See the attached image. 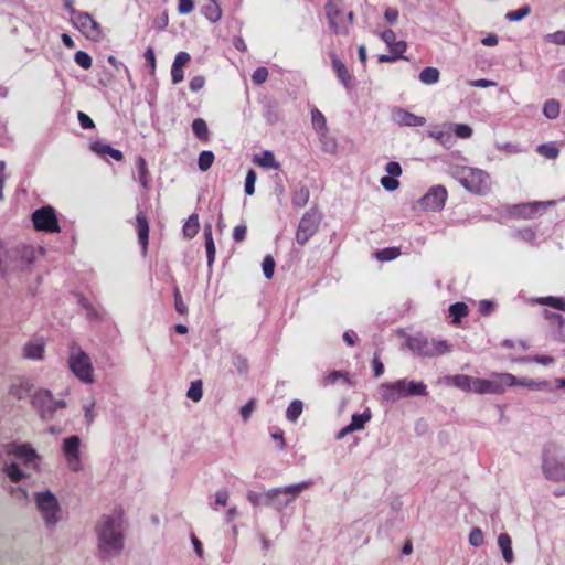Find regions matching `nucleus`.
Listing matches in <instances>:
<instances>
[{"mask_svg": "<svg viewBox=\"0 0 565 565\" xmlns=\"http://www.w3.org/2000/svg\"><path fill=\"white\" fill-rule=\"evenodd\" d=\"M122 510L103 515L96 525L97 546L104 558L116 556L124 550Z\"/></svg>", "mask_w": 565, "mask_h": 565, "instance_id": "f257e3e1", "label": "nucleus"}, {"mask_svg": "<svg viewBox=\"0 0 565 565\" xmlns=\"http://www.w3.org/2000/svg\"><path fill=\"white\" fill-rule=\"evenodd\" d=\"M311 481H302L284 488H274L265 492L249 491L247 499L255 507L275 504L278 509H281L294 501L302 490L311 487Z\"/></svg>", "mask_w": 565, "mask_h": 565, "instance_id": "f03ea898", "label": "nucleus"}, {"mask_svg": "<svg viewBox=\"0 0 565 565\" xmlns=\"http://www.w3.org/2000/svg\"><path fill=\"white\" fill-rule=\"evenodd\" d=\"M451 175L471 193L484 195L490 191V175L482 169L454 166Z\"/></svg>", "mask_w": 565, "mask_h": 565, "instance_id": "7ed1b4c3", "label": "nucleus"}, {"mask_svg": "<svg viewBox=\"0 0 565 565\" xmlns=\"http://www.w3.org/2000/svg\"><path fill=\"white\" fill-rule=\"evenodd\" d=\"M72 373L84 383L94 382V369L88 354L76 342L70 344L67 360Z\"/></svg>", "mask_w": 565, "mask_h": 565, "instance_id": "20e7f679", "label": "nucleus"}, {"mask_svg": "<svg viewBox=\"0 0 565 565\" xmlns=\"http://www.w3.org/2000/svg\"><path fill=\"white\" fill-rule=\"evenodd\" d=\"M71 21L88 40L98 42L103 38L100 24L89 13L72 9Z\"/></svg>", "mask_w": 565, "mask_h": 565, "instance_id": "39448f33", "label": "nucleus"}, {"mask_svg": "<svg viewBox=\"0 0 565 565\" xmlns=\"http://www.w3.org/2000/svg\"><path fill=\"white\" fill-rule=\"evenodd\" d=\"M407 344L412 351L423 356H437L450 350V345L446 341L428 339L423 335L409 338Z\"/></svg>", "mask_w": 565, "mask_h": 565, "instance_id": "423d86ee", "label": "nucleus"}, {"mask_svg": "<svg viewBox=\"0 0 565 565\" xmlns=\"http://www.w3.org/2000/svg\"><path fill=\"white\" fill-rule=\"evenodd\" d=\"M321 216L316 209L307 211L298 225L296 239L300 245H305L318 231Z\"/></svg>", "mask_w": 565, "mask_h": 565, "instance_id": "0eeeda50", "label": "nucleus"}, {"mask_svg": "<svg viewBox=\"0 0 565 565\" xmlns=\"http://www.w3.org/2000/svg\"><path fill=\"white\" fill-rule=\"evenodd\" d=\"M32 222L38 231L50 233H58L61 231L55 211L51 206H43L34 211Z\"/></svg>", "mask_w": 565, "mask_h": 565, "instance_id": "6e6552de", "label": "nucleus"}, {"mask_svg": "<svg viewBox=\"0 0 565 565\" xmlns=\"http://www.w3.org/2000/svg\"><path fill=\"white\" fill-rule=\"evenodd\" d=\"M36 505L41 511L46 524L52 526L56 524L60 507L56 498L50 491L36 493Z\"/></svg>", "mask_w": 565, "mask_h": 565, "instance_id": "1a4fd4ad", "label": "nucleus"}, {"mask_svg": "<svg viewBox=\"0 0 565 565\" xmlns=\"http://www.w3.org/2000/svg\"><path fill=\"white\" fill-rule=\"evenodd\" d=\"M81 439L78 436L73 435L63 440V454L65 456L68 468L77 472L82 468L81 456H79Z\"/></svg>", "mask_w": 565, "mask_h": 565, "instance_id": "9d476101", "label": "nucleus"}, {"mask_svg": "<svg viewBox=\"0 0 565 565\" xmlns=\"http://www.w3.org/2000/svg\"><path fill=\"white\" fill-rule=\"evenodd\" d=\"M515 383L516 377L510 373H493L490 379H484L486 394H502Z\"/></svg>", "mask_w": 565, "mask_h": 565, "instance_id": "9b49d317", "label": "nucleus"}, {"mask_svg": "<svg viewBox=\"0 0 565 565\" xmlns=\"http://www.w3.org/2000/svg\"><path fill=\"white\" fill-rule=\"evenodd\" d=\"M448 193L443 185L433 186L419 200L420 207L424 210L437 211L444 207Z\"/></svg>", "mask_w": 565, "mask_h": 565, "instance_id": "f8f14e48", "label": "nucleus"}, {"mask_svg": "<svg viewBox=\"0 0 565 565\" xmlns=\"http://www.w3.org/2000/svg\"><path fill=\"white\" fill-rule=\"evenodd\" d=\"M326 15L328 18L330 28L337 34H348V26L344 24L342 11L334 4L333 1H329L326 7Z\"/></svg>", "mask_w": 565, "mask_h": 565, "instance_id": "ddd939ff", "label": "nucleus"}, {"mask_svg": "<svg viewBox=\"0 0 565 565\" xmlns=\"http://www.w3.org/2000/svg\"><path fill=\"white\" fill-rule=\"evenodd\" d=\"M381 394L386 402H396L406 397L405 380H398L392 383H382L380 385Z\"/></svg>", "mask_w": 565, "mask_h": 565, "instance_id": "4468645a", "label": "nucleus"}, {"mask_svg": "<svg viewBox=\"0 0 565 565\" xmlns=\"http://www.w3.org/2000/svg\"><path fill=\"white\" fill-rule=\"evenodd\" d=\"M6 451L8 455L17 457L24 463H30L38 458L35 450L28 444H9L6 446Z\"/></svg>", "mask_w": 565, "mask_h": 565, "instance_id": "2eb2a0df", "label": "nucleus"}, {"mask_svg": "<svg viewBox=\"0 0 565 565\" xmlns=\"http://www.w3.org/2000/svg\"><path fill=\"white\" fill-rule=\"evenodd\" d=\"M393 119L399 126L418 127L426 124V118L415 115L403 108H397L393 111Z\"/></svg>", "mask_w": 565, "mask_h": 565, "instance_id": "dca6fc26", "label": "nucleus"}, {"mask_svg": "<svg viewBox=\"0 0 565 565\" xmlns=\"http://www.w3.org/2000/svg\"><path fill=\"white\" fill-rule=\"evenodd\" d=\"M136 227L142 255H146L149 244V223L145 212L142 211H139L136 215Z\"/></svg>", "mask_w": 565, "mask_h": 565, "instance_id": "f3484780", "label": "nucleus"}, {"mask_svg": "<svg viewBox=\"0 0 565 565\" xmlns=\"http://www.w3.org/2000/svg\"><path fill=\"white\" fill-rule=\"evenodd\" d=\"M543 471L546 478L555 481L565 479V465L551 459L545 455L543 460Z\"/></svg>", "mask_w": 565, "mask_h": 565, "instance_id": "a211bd4d", "label": "nucleus"}, {"mask_svg": "<svg viewBox=\"0 0 565 565\" xmlns=\"http://www.w3.org/2000/svg\"><path fill=\"white\" fill-rule=\"evenodd\" d=\"M191 60V56L188 52L181 51L179 52L173 61L171 67V78L173 84H179L184 78L183 66Z\"/></svg>", "mask_w": 565, "mask_h": 565, "instance_id": "6ab92c4d", "label": "nucleus"}, {"mask_svg": "<svg viewBox=\"0 0 565 565\" xmlns=\"http://www.w3.org/2000/svg\"><path fill=\"white\" fill-rule=\"evenodd\" d=\"M371 419V412L366 409L362 414H353L351 423L343 427L339 433V438L344 437L349 433H353L355 430H360L364 427V425Z\"/></svg>", "mask_w": 565, "mask_h": 565, "instance_id": "aec40b11", "label": "nucleus"}, {"mask_svg": "<svg viewBox=\"0 0 565 565\" xmlns=\"http://www.w3.org/2000/svg\"><path fill=\"white\" fill-rule=\"evenodd\" d=\"M45 351V342L43 339L29 341L23 347V356L31 360H42Z\"/></svg>", "mask_w": 565, "mask_h": 565, "instance_id": "412c9836", "label": "nucleus"}, {"mask_svg": "<svg viewBox=\"0 0 565 565\" xmlns=\"http://www.w3.org/2000/svg\"><path fill=\"white\" fill-rule=\"evenodd\" d=\"M332 68L337 74L338 79L347 87H352V75L344 65V63L337 56L332 55Z\"/></svg>", "mask_w": 565, "mask_h": 565, "instance_id": "4be33fe9", "label": "nucleus"}, {"mask_svg": "<svg viewBox=\"0 0 565 565\" xmlns=\"http://www.w3.org/2000/svg\"><path fill=\"white\" fill-rule=\"evenodd\" d=\"M90 150L98 156H110L116 161H121L124 159V154L120 150L113 148L110 145L104 143L102 141H94L89 146Z\"/></svg>", "mask_w": 565, "mask_h": 565, "instance_id": "5701e85b", "label": "nucleus"}, {"mask_svg": "<svg viewBox=\"0 0 565 565\" xmlns=\"http://www.w3.org/2000/svg\"><path fill=\"white\" fill-rule=\"evenodd\" d=\"M203 15L212 23H215L222 18V9L218 0H207L201 7Z\"/></svg>", "mask_w": 565, "mask_h": 565, "instance_id": "b1692460", "label": "nucleus"}, {"mask_svg": "<svg viewBox=\"0 0 565 565\" xmlns=\"http://www.w3.org/2000/svg\"><path fill=\"white\" fill-rule=\"evenodd\" d=\"M32 383L29 380H19L17 383H13L10 387V394L18 399H22L30 395L32 391Z\"/></svg>", "mask_w": 565, "mask_h": 565, "instance_id": "393cba45", "label": "nucleus"}, {"mask_svg": "<svg viewBox=\"0 0 565 565\" xmlns=\"http://www.w3.org/2000/svg\"><path fill=\"white\" fill-rule=\"evenodd\" d=\"M498 545L502 551V556L507 563H511L514 559L512 551V541L508 533H501L498 536Z\"/></svg>", "mask_w": 565, "mask_h": 565, "instance_id": "a878e982", "label": "nucleus"}, {"mask_svg": "<svg viewBox=\"0 0 565 565\" xmlns=\"http://www.w3.org/2000/svg\"><path fill=\"white\" fill-rule=\"evenodd\" d=\"M138 169V179L145 190L149 188L150 173L148 170L147 161L143 157H138L136 161Z\"/></svg>", "mask_w": 565, "mask_h": 565, "instance_id": "bb28decb", "label": "nucleus"}, {"mask_svg": "<svg viewBox=\"0 0 565 565\" xmlns=\"http://www.w3.org/2000/svg\"><path fill=\"white\" fill-rule=\"evenodd\" d=\"M40 402L47 403L50 411H55L56 408H63L66 405L64 401H53L52 394L47 391L41 392L34 397V399H33L34 404H38Z\"/></svg>", "mask_w": 565, "mask_h": 565, "instance_id": "cd10ccee", "label": "nucleus"}, {"mask_svg": "<svg viewBox=\"0 0 565 565\" xmlns=\"http://www.w3.org/2000/svg\"><path fill=\"white\" fill-rule=\"evenodd\" d=\"M192 131L195 135V137L204 142H207L210 139V131L207 128V125L204 119L196 118L192 122Z\"/></svg>", "mask_w": 565, "mask_h": 565, "instance_id": "c85d7f7f", "label": "nucleus"}, {"mask_svg": "<svg viewBox=\"0 0 565 565\" xmlns=\"http://www.w3.org/2000/svg\"><path fill=\"white\" fill-rule=\"evenodd\" d=\"M429 136L438 141L445 148H450L454 145V138L450 131L439 128H434L429 131Z\"/></svg>", "mask_w": 565, "mask_h": 565, "instance_id": "c756f323", "label": "nucleus"}, {"mask_svg": "<svg viewBox=\"0 0 565 565\" xmlns=\"http://www.w3.org/2000/svg\"><path fill=\"white\" fill-rule=\"evenodd\" d=\"M406 397L407 396H426L428 394L427 385L423 382L405 380Z\"/></svg>", "mask_w": 565, "mask_h": 565, "instance_id": "7c9ffc66", "label": "nucleus"}, {"mask_svg": "<svg viewBox=\"0 0 565 565\" xmlns=\"http://www.w3.org/2000/svg\"><path fill=\"white\" fill-rule=\"evenodd\" d=\"M310 192L308 188L301 186L296 190L291 196V204L295 209L303 207L309 201Z\"/></svg>", "mask_w": 565, "mask_h": 565, "instance_id": "2f4dec72", "label": "nucleus"}, {"mask_svg": "<svg viewBox=\"0 0 565 565\" xmlns=\"http://www.w3.org/2000/svg\"><path fill=\"white\" fill-rule=\"evenodd\" d=\"M468 306L465 302H456L449 307V315L452 318V323L457 324L462 318L468 316Z\"/></svg>", "mask_w": 565, "mask_h": 565, "instance_id": "473e14b6", "label": "nucleus"}, {"mask_svg": "<svg viewBox=\"0 0 565 565\" xmlns=\"http://www.w3.org/2000/svg\"><path fill=\"white\" fill-rule=\"evenodd\" d=\"M440 73L438 68L428 66L419 73V81L425 85H433L439 81Z\"/></svg>", "mask_w": 565, "mask_h": 565, "instance_id": "72a5a7b5", "label": "nucleus"}, {"mask_svg": "<svg viewBox=\"0 0 565 565\" xmlns=\"http://www.w3.org/2000/svg\"><path fill=\"white\" fill-rule=\"evenodd\" d=\"M533 302L539 305L550 306L552 308L565 311V299L559 297L546 296L533 299Z\"/></svg>", "mask_w": 565, "mask_h": 565, "instance_id": "f704fd0d", "label": "nucleus"}, {"mask_svg": "<svg viewBox=\"0 0 565 565\" xmlns=\"http://www.w3.org/2000/svg\"><path fill=\"white\" fill-rule=\"evenodd\" d=\"M254 162L263 168L278 169L279 163L276 162L275 156L271 151L265 150L262 156L255 157Z\"/></svg>", "mask_w": 565, "mask_h": 565, "instance_id": "c9c22d12", "label": "nucleus"}, {"mask_svg": "<svg viewBox=\"0 0 565 565\" xmlns=\"http://www.w3.org/2000/svg\"><path fill=\"white\" fill-rule=\"evenodd\" d=\"M200 228L198 214H192L183 225V234L188 238H193Z\"/></svg>", "mask_w": 565, "mask_h": 565, "instance_id": "e433bc0d", "label": "nucleus"}, {"mask_svg": "<svg viewBox=\"0 0 565 565\" xmlns=\"http://www.w3.org/2000/svg\"><path fill=\"white\" fill-rule=\"evenodd\" d=\"M561 104L558 100L551 98L543 105V114L548 119H555L559 116Z\"/></svg>", "mask_w": 565, "mask_h": 565, "instance_id": "4c0bfd02", "label": "nucleus"}, {"mask_svg": "<svg viewBox=\"0 0 565 565\" xmlns=\"http://www.w3.org/2000/svg\"><path fill=\"white\" fill-rule=\"evenodd\" d=\"M204 237H205L207 263H209V265H211L214 262V257H215V245H214L211 226L205 227Z\"/></svg>", "mask_w": 565, "mask_h": 565, "instance_id": "58836bf2", "label": "nucleus"}, {"mask_svg": "<svg viewBox=\"0 0 565 565\" xmlns=\"http://www.w3.org/2000/svg\"><path fill=\"white\" fill-rule=\"evenodd\" d=\"M78 303L86 311V316L88 319H90V320L102 319V315L98 312V310L90 303V301L86 297L78 296Z\"/></svg>", "mask_w": 565, "mask_h": 565, "instance_id": "ea45409f", "label": "nucleus"}, {"mask_svg": "<svg viewBox=\"0 0 565 565\" xmlns=\"http://www.w3.org/2000/svg\"><path fill=\"white\" fill-rule=\"evenodd\" d=\"M302 409H303V404L301 401H299V399L292 401L286 411L287 419L290 422H296L299 418V416L301 415Z\"/></svg>", "mask_w": 565, "mask_h": 565, "instance_id": "a19ab883", "label": "nucleus"}, {"mask_svg": "<svg viewBox=\"0 0 565 565\" xmlns=\"http://www.w3.org/2000/svg\"><path fill=\"white\" fill-rule=\"evenodd\" d=\"M472 379L473 376L459 374L451 377V383L462 391L471 392Z\"/></svg>", "mask_w": 565, "mask_h": 565, "instance_id": "79ce46f5", "label": "nucleus"}, {"mask_svg": "<svg viewBox=\"0 0 565 565\" xmlns=\"http://www.w3.org/2000/svg\"><path fill=\"white\" fill-rule=\"evenodd\" d=\"M214 153L210 150H204L199 154L198 167L201 171H207L214 162Z\"/></svg>", "mask_w": 565, "mask_h": 565, "instance_id": "37998d69", "label": "nucleus"}, {"mask_svg": "<svg viewBox=\"0 0 565 565\" xmlns=\"http://www.w3.org/2000/svg\"><path fill=\"white\" fill-rule=\"evenodd\" d=\"M186 396L193 402L201 401L203 396V384L201 380L193 381L186 392Z\"/></svg>", "mask_w": 565, "mask_h": 565, "instance_id": "c03bdc74", "label": "nucleus"}, {"mask_svg": "<svg viewBox=\"0 0 565 565\" xmlns=\"http://www.w3.org/2000/svg\"><path fill=\"white\" fill-rule=\"evenodd\" d=\"M401 250L397 247H386L375 253V256L381 262H390L397 258Z\"/></svg>", "mask_w": 565, "mask_h": 565, "instance_id": "a18cd8bd", "label": "nucleus"}, {"mask_svg": "<svg viewBox=\"0 0 565 565\" xmlns=\"http://www.w3.org/2000/svg\"><path fill=\"white\" fill-rule=\"evenodd\" d=\"M536 152L546 159H555L557 158L559 150L553 142H551L540 145L536 149Z\"/></svg>", "mask_w": 565, "mask_h": 565, "instance_id": "49530a36", "label": "nucleus"}, {"mask_svg": "<svg viewBox=\"0 0 565 565\" xmlns=\"http://www.w3.org/2000/svg\"><path fill=\"white\" fill-rule=\"evenodd\" d=\"M311 121H312V126L313 128L321 132V131H324L327 129V120H326V117L317 108H315L312 111H311Z\"/></svg>", "mask_w": 565, "mask_h": 565, "instance_id": "de8ad7c7", "label": "nucleus"}, {"mask_svg": "<svg viewBox=\"0 0 565 565\" xmlns=\"http://www.w3.org/2000/svg\"><path fill=\"white\" fill-rule=\"evenodd\" d=\"M530 13H531V7L529 4H526L518 10L509 11L505 14V19L509 21L515 22V21H520V20L524 19Z\"/></svg>", "mask_w": 565, "mask_h": 565, "instance_id": "09e8293b", "label": "nucleus"}, {"mask_svg": "<svg viewBox=\"0 0 565 565\" xmlns=\"http://www.w3.org/2000/svg\"><path fill=\"white\" fill-rule=\"evenodd\" d=\"M344 380V382H348V374L347 373H343L341 371H332L330 372L329 374H327L323 380H322V385L323 386H329V385H332L334 384L338 380Z\"/></svg>", "mask_w": 565, "mask_h": 565, "instance_id": "8fccbe9b", "label": "nucleus"}, {"mask_svg": "<svg viewBox=\"0 0 565 565\" xmlns=\"http://www.w3.org/2000/svg\"><path fill=\"white\" fill-rule=\"evenodd\" d=\"M388 49L397 60H407V57L404 56L407 49V43L405 41H395L394 44L388 46Z\"/></svg>", "mask_w": 565, "mask_h": 565, "instance_id": "3c124183", "label": "nucleus"}, {"mask_svg": "<svg viewBox=\"0 0 565 565\" xmlns=\"http://www.w3.org/2000/svg\"><path fill=\"white\" fill-rule=\"evenodd\" d=\"M4 472L10 478L12 482H19L22 479V471L20 470L19 466L14 462L10 465H6Z\"/></svg>", "mask_w": 565, "mask_h": 565, "instance_id": "603ef678", "label": "nucleus"}, {"mask_svg": "<svg viewBox=\"0 0 565 565\" xmlns=\"http://www.w3.org/2000/svg\"><path fill=\"white\" fill-rule=\"evenodd\" d=\"M75 62L84 70L92 67L93 61L88 53L84 51H77L74 56Z\"/></svg>", "mask_w": 565, "mask_h": 565, "instance_id": "864d4df0", "label": "nucleus"}, {"mask_svg": "<svg viewBox=\"0 0 565 565\" xmlns=\"http://www.w3.org/2000/svg\"><path fill=\"white\" fill-rule=\"evenodd\" d=\"M256 180H257V174H256L255 170L249 169L247 171L246 179H245V193L247 195L254 194Z\"/></svg>", "mask_w": 565, "mask_h": 565, "instance_id": "5fc2aeb1", "label": "nucleus"}, {"mask_svg": "<svg viewBox=\"0 0 565 565\" xmlns=\"http://www.w3.org/2000/svg\"><path fill=\"white\" fill-rule=\"evenodd\" d=\"M452 130L461 139H468L472 136V128L466 124H455Z\"/></svg>", "mask_w": 565, "mask_h": 565, "instance_id": "6e6d98bb", "label": "nucleus"}, {"mask_svg": "<svg viewBox=\"0 0 565 565\" xmlns=\"http://www.w3.org/2000/svg\"><path fill=\"white\" fill-rule=\"evenodd\" d=\"M275 260L271 256H266L263 260L262 267L266 279H271L275 271Z\"/></svg>", "mask_w": 565, "mask_h": 565, "instance_id": "4d7b16f0", "label": "nucleus"}, {"mask_svg": "<svg viewBox=\"0 0 565 565\" xmlns=\"http://www.w3.org/2000/svg\"><path fill=\"white\" fill-rule=\"evenodd\" d=\"M483 533L479 527H473L469 533V543L475 547H479L483 544Z\"/></svg>", "mask_w": 565, "mask_h": 565, "instance_id": "13d9d810", "label": "nucleus"}, {"mask_svg": "<svg viewBox=\"0 0 565 565\" xmlns=\"http://www.w3.org/2000/svg\"><path fill=\"white\" fill-rule=\"evenodd\" d=\"M268 78V70L264 66L257 67L252 74V81L254 84L260 85Z\"/></svg>", "mask_w": 565, "mask_h": 565, "instance_id": "bf43d9fd", "label": "nucleus"}, {"mask_svg": "<svg viewBox=\"0 0 565 565\" xmlns=\"http://www.w3.org/2000/svg\"><path fill=\"white\" fill-rule=\"evenodd\" d=\"M545 40L556 45H565V31L559 30L554 33H550L545 36Z\"/></svg>", "mask_w": 565, "mask_h": 565, "instance_id": "052dcab7", "label": "nucleus"}, {"mask_svg": "<svg viewBox=\"0 0 565 565\" xmlns=\"http://www.w3.org/2000/svg\"><path fill=\"white\" fill-rule=\"evenodd\" d=\"M396 177L385 175L381 178L382 186L387 191H394L398 188L399 182L395 179Z\"/></svg>", "mask_w": 565, "mask_h": 565, "instance_id": "680f3d73", "label": "nucleus"}, {"mask_svg": "<svg viewBox=\"0 0 565 565\" xmlns=\"http://www.w3.org/2000/svg\"><path fill=\"white\" fill-rule=\"evenodd\" d=\"M174 306H175V310L180 315H185L188 312V307L184 303V301L181 297L180 290L178 288L174 289Z\"/></svg>", "mask_w": 565, "mask_h": 565, "instance_id": "e2e57ef3", "label": "nucleus"}, {"mask_svg": "<svg viewBox=\"0 0 565 565\" xmlns=\"http://www.w3.org/2000/svg\"><path fill=\"white\" fill-rule=\"evenodd\" d=\"M494 310V302L489 299H483L479 302V312L482 316H490Z\"/></svg>", "mask_w": 565, "mask_h": 565, "instance_id": "0e129e2a", "label": "nucleus"}, {"mask_svg": "<svg viewBox=\"0 0 565 565\" xmlns=\"http://www.w3.org/2000/svg\"><path fill=\"white\" fill-rule=\"evenodd\" d=\"M255 407H256L255 399H250L241 408V416L244 422H247L249 419Z\"/></svg>", "mask_w": 565, "mask_h": 565, "instance_id": "69168bd1", "label": "nucleus"}, {"mask_svg": "<svg viewBox=\"0 0 565 565\" xmlns=\"http://www.w3.org/2000/svg\"><path fill=\"white\" fill-rule=\"evenodd\" d=\"M77 118L83 129H92L95 127L93 119L83 111H78Z\"/></svg>", "mask_w": 565, "mask_h": 565, "instance_id": "338daca9", "label": "nucleus"}, {"mask_svg": "<svg viewBox=\"0 0 565 565\" xmlns=\"http://www.w3.org/2000/svg\"><path fill=\"white\" fill-rule=\"evenodd\" d=\"M380 38L387 46H391L396 41V34L392 29L382 31Z\"/></svg>", "mask_w": 565, "mask_h": 565, "instance_id": "774afa93", "label": "nucleus"}]
</instances>
